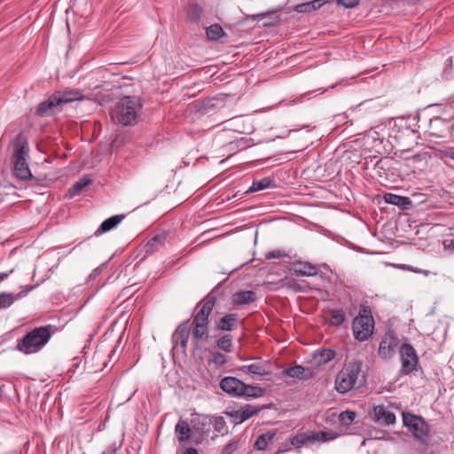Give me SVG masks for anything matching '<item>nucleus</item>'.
Wrapping results in <instances>:
<instances>
[{"mask_svg": "<svg viewBox=\"0 0 454 454\" xmlns=\"http://www.w3.org/2000/svg\"><path fill=\"white\" fill-rule=\"evenodd\" d=\"M283 374L290 378L298 379L300 380H308L316 376V372L312 368L303 367L301 365H294L288 367L283 371Z\"/></svg>", "mask_w": 454, "mask_h": 454, "instance_id": "14", "label": "nucleus"}, {"mask_svg": "<svg viewBox=\"0 0 454 454\" xmlns=\"http://www.w3.org/2000/svg\"><path fill=\"white\" fill-rule=\"evenodd\" d=\"M285 257H288L287 254L280 249L270 251L265 254V259L267 260L282 259Z\"/></svg>", "mask_w": 454, "mask_h": 454, "instance_id": "39", "label": "nucleus"}, {"mask_svg": "<svg viewBox=\"0 0 454 454\" xmlns=\"http://www.w3.org/2000/svg\"><path fill=\"white\" fill-rule=\"evenodd\" d=\"M444 245L448 248L454 250V239L445 240Z\"/></svg>", "mask_w": 454, "mask_h": 454, "instance_id": "48", "label": "nucleus"}, {"mask_svg": "<svg viewBox=\"0 0 454 454\" xmlns=\"http://www.w3.org/2000/svg\"><path fill=\"white\" fill-rule=\"evenodd\" d=\"M395 267L399 270H407V271H411V272L418 273V274H423L424 276H428L427 270L414 268V267L407 265V264H397V265H395Z\"/></svg>", "mask_w": 454, "mask_h": 454, "instance_id": "40", "label": "nucleus"}, {"mask_svg": "<svg viewBox=\"0 0 454 454\" xmlns=\"http://www.w3.org/2000/svg\"><path fill=\"white\" fill-rule=\"evenodd\" d=\"M312 439V436L311 437H305L303 435H298V436H295L293 440H292V444L293 445H303L305 444L308 441L311 440Z\"/></svg>", "mask_w": 454, "mask_h": 454, "instance_id": "42", "label": "nucleus"}, {"mask_svg": "<svg viewBox=\"0 0 454 454\" xmlns=\"http://www.w3.org/2000/svg\"><path fill=\"white\" fill-rule=\"evenodd\" d=\"M53 333L52 325L36 327L17 343V349L26 355L36 353L49 342Z\"/></svg>", "mask_w": 454, "mask_h": 454, "instance_id": "2", "label": "nucleus"}, {"mask_svg": "<svg viewBox=\"0 0 454 454\" xmlns=\"http://www.w3.org/2000/svg\"><path fill=\"white\" fill-rule=\"evenodd\" d=\"M339 4L343 5L346 8H353L356 6L359 3V0H338Z\"/></svg>", "mask_w": 454, "mask_h": 454, "instance_id": "43", "label": "nucleus"}, {"mask_svg": "<svg viewBox=\"0 0 454 454\" xmlns=\"http://www.w3.org/2000/svg\"><path fill=\"white\" fill-rule=\"evenodd\" d=\"M355 418H356V412L352 411H345L340 414V420L344 425L350 424L351 422H353Z\"/></svg>", "mask_w": 454, "mask_h": 454, "instance_id": "38", "label": "nucleus"}, {"mask_svg": "<svg viewBox=\"0 0 454 454\" xmlns=\"http://www.w3.org/2000/svg\"><path fill=\"white\" fill-rule=\"evenodd\" d=\"M363 361L359 358L346 360L341 370L335 377V389L340 394H346L356 387L363 386L366 380L363 371Z\"/></svg>", "mask_w": 454, "mask_h": 454, "instance_id": "1", "label": "nucleus"}, {"mask_svg": "<svg viewBox=\"0 0 454 454\" xmlns=\"http://www.w3.org/2000/svg\"><path fill=\"white\" fill-rule=\"evenodd\" d=\"M125 218V215H115L108 219L105 220L99 228L96 231L95 235L98 236L104 232L109 231L114 227H116L123 219Z\"/></svg>", "mask_w": 454, "mask_h": 454, "instance_id": "18", "label": "nucleus"}, {"mask_svg": "<svg viewBox=\"0 0 454 454\" xmlns=\"http://www.w3.org/2000/svg\"><path fill=\"white\" fill-rule=\"evenodd\" d=\"M206 34L209 40H218L224 35V32L220 25L215 24L207 28Z\"/></svg>", "mask_w": 454, "mask_h": 454, "instance_id": "33", "label": "nucleus"}, {"mask_svg": "<svg viewBox=\"0 0 454 454\" xmlns=\"http://www.w3.org/2000/svg\"><path fill=\"white\" fill-rule=\"evenodd\" d=\"M256 294L253 291H239L232 295V301L236 305H244L253 302Z\"/></svg>", "mask_w": 454, "mask_h": 454, "instance_id": "22", "label": "nucleus"}, {"mask_svg": "<svg viewBox=\"0 0 454 454\" xmlns=\"http://www.w3.org/2000/svg\"><path fill=\"white\" fill-rule=\"evenodd\" d=\"M226 361V356L218 351H211L207 358L208 364H213L215 367L223 365Z\"/></svg>", "mask_w": 454, "mask_h": 454, "instance_id": "31", "label": "nucleus"}, {"mask_svg": "<svg viewBox=\"0 0 454 454\" xmlns=\"http://www.w3.org/2000/svg\"><path fill=\"white\" fill-rule=\"evenodd\" d=\"M399 345V340L392 333L386 334L379 346L378 355L384 360L390 359Z\"/></svg>", "mask_w": 454, "mask_h": 454, "instance_id": "10", "label": "nucleus"}, {"mask_svg": "<svg viewBox=\"0 0 454 454\" xmlns=\"http://www.w3.org/2000/svg\"><path fill=\"white\" fill-rule=\"evenodd\" d=\"M237 320L235 314H227L216 323V328L223 331L232 330Z\"/></svg>", "mask_w": 454, "mask_h": 454, "instance_id": "28", "label": "nucleus"}, {"mask_svg": "<svg viewBox=\"0 0 454 454\" xmlns=\"http://www.w3.org/2000/svg\"><path fill=\"white\" fill-rule=\"evenodd\" d=\"M101 454H115V451L114 450H107V451L102 452Z\"/></svg>", "mask_w": 454, "mask_h": 454, "instance_id": "51", "label": "nucleus"}, {"mask_svg": "<svg viewBox=\"0 0 454 454\" xmlns=\"http://www.w3.org/2000/svg\"><path fill=\"white\" fill-rule=\"evenodd\" d=\"M383 198L386 203L399 206L403 208H407L411 204L410 198L390 192L385 193Z\"/></svg>", "mask_w": 454, "mask_h": 454, "instance_id": "21", "label": "nucleus"}, {"mask_svg": "<svg viewBox=\"0 0 454 454\" xmlns=\"http://www.w3.org/2000/svg\"><path fill=\"white\" fill-rule=\"evenodd\" d=\"M264 15L265 14H263V13L254 15V16H253V20H257L259 18H262V17H264Z\"/></svg>", "mask_w": 454, "mask_h": 454, "instance_id": "50", "label": "nucleus"}, {"mask_svg": "<svg viewBox=\"0 0 454 454\" xmlns=\"http://www.w3.org/2000/svg\"><path fill=\"white\" fill-rule=\"evenodd\" d=\"M193 327L192 337L196 340H200L207 337L208 325H191Z\"/></svg>", "mask_w": 454, "mask_h": 454, "instance_id": "32", "label": "nucleus"}, {"mask_svg": "<svg viewBox=\"0 0 454 454\" xmlns=\"http://www.w3.org/2000/svg\"><path fill=\"white\" fill-rule=\"evenodd\" d=\"M450 157H451V159L454 160V151L451 153Z\"/></svg>", "mask_w": 454, "mask_h": 454, "instance_id": "52", "label": "nucleus"}, {"mask_svg": "<svg viewBox=\"0 0 454 454\" xmlns=\"http://www.w3.org/2000/svg\"><path fill=\"white\" fill-rule=\"evenodd\" d=\"M241 392L242 393L240 394V396L258 398L264 395L265 389L261 387L252 386L244 383V388H242Z\"/></svg>", "mask_w": 454, "mask_h": 454, "instance_id": "25", "label": "nucleus"}, {"mask_svg": "<svg viewBox=\"0 0 454 454\" xmlns=\"http://www.w3.org/2000/svg\"><path fill=\"white\" fill-rule=\"evenodd\" d=\"M225 426V422L222 417L216 418L215 419V429L218 432H221Z\"/></svg>", "mask_w": 454, "mask_h": 454, "instance_id": "45", "label": "nucleus"}, {"mask_svg": "<svg viewBox=\"0 0 454 454\" xmlns=\"http://www.w3.org/2000/svg\"><path fill=\"white\" fill-rule=\"evenodd\" d=\"M82 98V94L77 90L57 91L38 105L36 114L41 117L50 116L59 111L61 105Z\"/></svg>", "mask_w": 454, "mask_h": 454, "instance_id": "4", "label": "nucleus"}, {"mask_svg": "<svg viewBox=\"0 0 454 454\" xmlns=\"http://www.w3.org/2000/svg\"><path fill=\"white\" fill-rule=\"evenodd\" d=\"M401 371L400 373L407 375L412 372L418 364V356L415 348L410 344H403L400 348Z\"/></svg>", "mask_w": 454, "mask_h": 454, "instance_id": "8", "label": "nucleus"}, {"mask_svg": "<svg viewBox=\"0 0 454 454\" xmlns=\"http://www.w3.org/2000/svg\"><path fill=\"white\" fill-rule=\"evenodd\" d=\"M330 438L328 437V433L326 432H318V433H315L313 434L312 435V440H322L324 442L325 441H328Z\"/></svg>", "mask_w": 454, "mask_h": 454, "instance_id": "44", "label": "nucleus"}, {"mask_svg": "<svg viewBox=\"0 0 454 454\" xmlns=\"http://www.w3.org/2000/svg\"><path fill=\"white\" fill-rule=\"evenodd\" d=\"M239 370L241 372H248L252 374L258 375V376H264V375L269 374V371L267 370V367L261 363L244 365V366H241Z\"/></svg>", "mask_w": 454, "mask_h": 454, "instance_id": "26", "label": "nucleus"}, {"mask_svg": "<svg viewBox=\"0 0 454 454\" xmlns=\"http://www.w3.org/2000/svg\"><path fill=\"white\" fill-rule=\"evenodd\" d=\"M33 288V286H26L17 294L5 292L0 293V310L10 308L16 301L26 297Z\"/></svg>", "mask_w": 454, "mask_h": 454, "instance_id": "13", "label": "nucleus"}, {"mask_svg": "<svg viewBox=\"0 0 454 454\" xmlns=\"http://www.w3.org/2000/svg\"><path fill=\"white\" fill-rule=\"evenodd\" d=\"M160 240H161V238L159 236H155V237L152 238L151 239H149L145 246V254H152L155 250H158L159 247L161 246Z\"/></svg>", "mask_w": 454, "mask_h": 454, "instance_id": "37", "label": "nucleus"}, {"mask_svg": "<svg viewBox=\"0 0 454 454\" xmlns=\"http://www.w3.org/2000/svg\"><path fill=\"white\" fill-rule=\"evenodd\" d=\"M191 334V325L189 320L181 323L173 333V341L179 343L183 349L187 348L188 340Z\"/></svg>", "mask_w": 454, "mask_h": 454, "instance_id": "16", "label": "nucleus"}, {"mask_svg": "<svg viewBox=\"0 0 454 454\" xmlns=\"http://www.w3.org/2000/svg\"><path fill=\"white\" fill-rule=\"evenodd\" d=\"M259 411V409L247 404L245 406L240 407L239 409L233 410L231 411H228L226 414L232 419L233 423L235 424H240L254 415L257 414Z\"/></svg>", "mask_w": 454, "mask_h": 454, "instance_id": "12", "label": "nucleus"}, {"mask_svg": "<svg viewBox=\"0 0 454 454\" xmlns=\"http://www.w3.org/2000/svg\"><path fill=\"white\" fill-rule=\"evenodd\" d=\"M345 321V314L340 309H333L331 312L329 324L332 325H340Z\"/></svg>", "mask_w": 454, "mask_h": 454, "instance_id": "36", "label": "nucleus"}, {"mask_svg": "<svg viewBox=\"0 0 454 454\" xmlns=\"http://www.w3.org/2000/svg\"><path fill=\"white\" fill-rule=\"evenodd\" d=\"M209 419L207 416L196 415L191 420L193 432L203 434L209 430Z\"/></svg>", "mask_w": 454, "mask_h": 454, "instance_id": "20", "label": "nucleus"}, {"mask_svg": "<svg viewBox=\"0 0 454 454\" xmlns=\"http://www.w3.org/2000/svg\"><path fill=\"white\" fill-rule=\"evenodd\" d=\"M371 416L374 421L386 426L393 425L395 422V415L386 410L383 405L374 406Z\"/></svg>", "mask_w": 454, "mask_h": 454, "instance_id": "15", "label": "nucleus"}, {"mask_svg": "<svg viewBox=\"0 0 454 454\" xmlns=\"http://www.w3.org/2000/svg\"><path fill=\"white\" fill-rule=\"evenodd\" d=\"M13 146V165L14 174L20 180H29L32 177L31 171L27 165L29 147L26 137L19 134L12 143Z\"/></svg>", "mask_w": 454, "mask_h": 454, "instance_id": "3", "label": "nucleus"}, {"mask_svg": "<svg viewBox=\"0 0 454 454\" xmlns=\"http://www.w3.org/2000/svg\"><path fill=\"white\" fill-rule=\"evenodd\" d=\"M221 389L226 394L239 397L244 388V382L235 377H224L220 381Z\"/></svg>", "mask_w": 454, "mask_h": 454, "instance_id": "11", "label": "nucleus"}, {"mask_svg": "<svg viewBox=\"0 0 454 454\" xmlns=\"http://www.w3.org/2000/svg\"><path fill=\"white\" fill-rule=\"evenodd\" d=\"M183 454H199V452L194 447H188L184 449Z\"/></svg>", "mask_w": 454, "mask_h": 454, "instance_id": "47", "label": "nucleus"}, {"mask_svg": "<svg viewBox=\"0 0 454 454\" xmlns=\"http://www.w3.org/2000/svg\"><path fill=\"white\" fill-rule=\"evenodd\" d=\"M294 273L296 276H315L318 273L316 265L308 262H299L294 264Z\"/></svg>", "mask_w": 454, "mask_h": 454, "instance_id": "19", "label": "nucleus"}, {"mask_svg": "<svg viewBox=\"0 0 454 454\" xmlns=\"http://www.w3.org/2000/svg\"><path fill=\"white\" fill-rule=\"evenodd\" d=\"M275 434L267 432L259 435L254 442V448L258 450H264L273 442Z\"/></svg>", "mask_w": 454, "mask_h": 454, "instance_id": "27", "label": "nucleus"}, {"mask_svg": "<svg viewBox=\"0 0 454 454\" xmlns=\"http://www.w3.org/2000/svg\"><path fill=\"white\" fill-rule=\"evenodd\" d=\"M272 185H273V180L270 177H264L261 180L254 181L247 192H259V191H262L264 189L270 188Z\"/></svg>", "mask_w": 454, "mask_h": 454, "instance_id": "30", "label": "nucleus"}, {"mask_svg": "<svg viewBox=\"0 0 454 454\" xmlns=\"http://www.w3.org/2000/svg\"><path fill=\"white\" fill-rule=\"evenodd\" d=\"M403 421L416 440L421 444H428L429 427L421 417L403 412Z\"/></svg>", "mask_w": 454, "mask_h": 454, "instance_id": "7", "label": "nucleus"}, {"mask_svg": "<svg viewBox=\"0 0 454 454\" xmlns=\"http://www.w3.org/2000/svg\"><path fill=\"white\" fill-rule=\"evenodd\" d=\"M237 442L231 441L223 448L222 454H232L237 450Z\"/></svg>", "mask_w": 454, "mask_h": 454, "instance_id": "41", "label": "nucleus"}, {"mask_svg": "<svg viewBox=\"0 0 454 454\" xmlns=\"http://www.w3.org/2000/svg\"><path fill=\"white\" fill-rule=\"evenodd\" d=\"M280 284L283 286H286L288 287H293L294 285H296L294 280H288V279H281Z\"/></svg>", "mask_w": 454, "mask_h": 454, "instance_id": "46", "label": "nucleus"}, {"mask_svg": "<svg viewBox=\"0 0 454 454\" xmlns=\"http://www.w3.org/2000/svg\"><path fill=\"white\" fill-rule=\"evenodd\" d=\"M354 337L360 340H366L373 333L374 320L370 309L364 308L360 310L352 323Z\"/></svg>", "mask_w": 454, "mask_h": 454, "instance_id": "6", "label": "nucleus"}, {"mask_svg": "<svg viewBox=\"0 0 454 454\" xmlns=\"http://www.w3.org/2000/svg\"><path fill=\"white\" fill-rule=\"evenodd\" d=\"M201 12V8L196 4H190L186 9L187 19L191 21H197Z\"/></svg>", "mask_w": 454, "mask_h": 454, "instance_id": "34", "label": "nucleus"}, {"mask_svg": "<svg viewBox=\"0 0 454 454\" xmlns=\"http://www.w3.org/2000/svg\"><path fill=\"white\" fill-rule=\"evenodd\" d=\"M12 272V270H10L9 272L0 273V282H3L4 280H5Z\"/></svg>", "mask_w": 454, "mask_h": 454, "instance_id": "49", "label": "nucleus"}, {"mask_svg": "<svg viewBox=\"0 0 454 454\" xmlns=\"http://www.w3.org/2000/svg\"><path fill=\"white\" fill-rule=\"evenodd\" d=\"M142 108L140 99L137 97L121 98L115 106L117 121L124 126H131L137 122Z\"/></svg>", "mask_w": 454, "mask_h": 454, "instance_id": "5", "label": "nucleus"}, {"mask_svg": "<svg viewBox=\"0 0 454 454\" xmlns=\"http://www.w3.org/2000/svg\"><path fill=\"white\" fill-rule=\"evenodd\" d=\"M325 2H326V0H313V1H310L308 3L297 4L294 7V10L297 12L309 13L311 12H314V11L319 9L323 4H325Z\"/></svg>", "mask_w": 454, "mask_h": 454, "instance_id": "23", "label": "nucleus"}, {"mask_svg": "<svg viewBox=\"0 0 454 454\" xmlns=\"http://www.w3.org/2000/svg\"><path fill=\"white\" fill-rule=\"evenodd\" d=\"M90 184V179L87 176H83L68 189L69 196L74 197L78 195Z\"/></svg>", "mask_w": 454, "mask_h": 454, "instance_id": "29", "label": "nucleus"}, {"mask_svg": "<svg viewBox=\"0 0 454 454\" xmlns=\"http://www.w3.org/2000/svg\"><path fill=\"white\" fill-rule=\"evenodd\" d=\"M192 424L190 425L184 419H180L175 427V433L180 443L189 441L192 438Z\"/></svg>", "mask_w": 454, "mask_h": 454, "instance_id": "17", "label": "nucleus"}, {"mask_svg": "<svg viewBox=\"0 0 454 454\" xmlns=\"http://www.w3.org/2000/svg\"><path fill=\"white\" fill-rule=\"evenodd\" d=\"M336 356L333 349H317L315 351L313 357L318 364H325L332 361Z\"/></svg>", "mask_w": 454, "mask_h": 454, "instance_id": "24", "label": "nucleus"}, {"mask_svg": "<svg viewBox=\"0 0 454 454\" xmlns=\"http://www.w3.org/2000/svg\"><path fill=\"white\" fill-rule=\"evenodd\" d=\"M216 299L212 294H207L198 305L200 309L194 315L192 325H208V317L211 314Z\"/></svg>", "mask_w": 454, "mask_h": 454, "instance_id": "9", "label": "nucleus"}, {"mask_svg": "<svg viewBox=\"0 0 454 454\" xmlns=\"http://www.w3.org/2000/svg\"><path fill=\"white\" fill-rule=\"evenodd\" d=\"M216 345L224 352H231L232 350V337L231 335H224L216 341Z\"/></svg>", "mask_w": 454, "mask_h": 454, "instance_id": "35", "label": "nucleus"}]
</instances>
